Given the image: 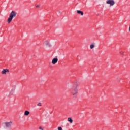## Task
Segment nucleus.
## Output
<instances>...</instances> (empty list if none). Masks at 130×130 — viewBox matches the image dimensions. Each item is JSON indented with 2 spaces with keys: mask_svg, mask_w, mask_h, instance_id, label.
I'll use <instances>...</instances> for the list:
<instances>
[{
  "mask_svg": "<svg viewBox=\"0 0 130 130\" xmlns=\"http://www.w3.org/2000/svg\"><path fill=\"white\" fill-rule=\"evenodd\" d=\"M58 130H62V128L61 127H58Z\"/></svg>",
  "mask_w": 130,
  "mask_h": 130,
  "instance_id": "14",
  "label": "nucleus"
},
{
  "mask_svg": "<svg viewBox=\"0 0 130 130\" xmlns=\"http://www.w3.org/2000/svg\"><path fill=\"white\" fill-rule=\"evenodd\" d=\"M17 16V12L15 11H12L9 14V17L7 20V23L10 24L13 21V19Z\"/></svg>",
  "mask_w": 130,
  "mask_h": 130,
  "instance_id": "1",
  "label": "nucleus"
},
{
  "mask_svg": "<svg viewBox=\"0 0 130 130\" xmlns=\"http://www.w3.org/2000/svg\"><path fill=\"white\" fill-rule=\"evenodd\" d=\"M44 44H45V45H47V46H50V43H49L48 40L45 41L44 42Z\"/></svg>",
  "mask_w": 130,
  "mask_h": 130,
  "instance_id": "7",
  "label": "nucleus"
},
{
  "mask_svg": "<svg viewBox=\"0 0 130 130\" xmlns=\"http://www.w3.org/2000/svg\"><path fill=\"white\" fill-rule=\"evenodd\" d=\"M37 106H41V103H39L37 104Z\"/></svg>",
  "mask_w": 130,
  "mask_h": 130,
  "instance_id": "13",
  "label": "nucleus"
},
{
  "mask_svg": "<svg viewBox=\"0 0 130 130\" xmlns=\"http://www.w3.org/2000/svg\"><path fill=\"white\" fill-rule=\"evenodd\" d=\"M77 14H80L81 16L84 15V12H83V11H81L80 10H77Z\"/></svg>",
  "mask_w": 130,
  "mask_h": 130,
  "instance_id": "8",
  "label": "nucleus"
},
{
  "mask_svg": "<svg viewBox=\"0 0 130 130\" xmlns=\"http://www.w3.org/2000/svg\"><path fill=\"white\" fill-rule=\"evenodd\" d=\"M5 124L6 128H9V129H11V127H12V124H13V121H10L9 122H6L4 123Z\"/></svg>",
  "mask_w": 130,
  "mask_h": 130,
  "instance_id": "3",
  "label": "nucleus"
},
{
  "mask_svg": "<svg viewBox=\"0 0 130 130\" xmlns=\"http://www.w3.org/2000/svg\"><path fill=\"white\" fill-rule=\"evenodd\" d=\"M39 128L40 130H44L43 128H42V127H41V126H40L39 127Z\"/></svg>",
  "mask_w": 130,
  "mask_h": 130,
  "instance_id": "15",
  "label": "nucleus"
},
{
  "mask_svg": "<svg viewBox=\"0 0 130 130\" xmlns=\"http://www.w3.org/2000/svg\"><path fill=\"white\" fill-rule=\"evenodd\" d=\"M14 92H15V90H14V89H12V90L10 91V95H13V94H14Z\"/></svg>",
  "mask_w": 130,
  "mask_h": 130,
  "instance_id": "12",
  "label": "nucleus"
},
{
  "mask_svg": "<svg viewBox=\"0 0 130 130\" xmlns=\"http://www.w3.org/2000/svg\"><path fill=\"white\" fill-rule=\"evenodd\" d=\"M36 8H40V5H36Z\"/></svg>",
  "mask_w": 130,
  "mask_h": 130,
  "instance_id": "16",
  "label": "nucleus"
},
{
  "mask_svg": "<svg viewBox=\"0 0 130 130\" xmlns=\"http://www.w3.org/2000/svg\"><path fill=\"white\" fill-rule=\"evenodd\" d=\"M95 48V43H92L90 45V49H93V48Z\"/></svg>",
  "mask_w": 130,
  "mask_h": 130,
  "instance_id": "9",
  "label": "nucleus"
},
{
  "mask_svg": "<svg viewBox=\"0 0 130 130\" xmlns=\"http://www.w3.org/2000/svg\"><path fill=\"white\" fill-rule=\"evenodd\" d=\"M57 61H58V58H54L52 60V64H56V63H57Z\"/></svg>",
  "mask_w": 130,
  "mask_h": 130,
  "instance_id": "5",
  "label": "nucleus"
},
{
  "mask_svg": "<svg viewBox=\"0 0 130 130\" xmlns=\"http://www.w3.org/2000/svg\"><path fill=\"white\" fill-rule=\"evenodd\" d=\"M7 72V73H9V70L7 69H4V70L2 71L1 74H2V75H6V73Z\"/></svg>",
  "mask_w": 130,
  "mask_h": 130,
  "instance_id": "6",
  "label": "nucleus"
},
{
  "mask_svg": "<svg viewBox=\"0 0 130 130\" xmlns=\"http://www.w3.org/2000/svg\"><path fill=\"white\" fill-rule=\"evenodd\" d=\"M106 3L108 5H110V7H112V6H114L115 2H114V0H107Z\"/></svg>",
  "mask_w": 130,
  "mask_h": 130,
  "instance_id": "4",
  "label": "nucleus"
},
{
  "mask_svg": "<svg viewBox=\"0 0 130 130\" xmlns=\"http://www.w3.org/2000/svg\"><path fill=\"white\" fill-rule=\"evenodd\" d=\"M79 86V84H76L74 86V87L72 90V94L73 96H76L77 94H78V87Z\"/></svg>",
  "mask_w": 130,
  "mask_h": 130,
  "instance_id": "2",
  "label": "nucleus"
},
{
  "mask_svg": "<svg viewBox=\"0 0 130 130\" xmlns=\"http://www.w3.org/2000/svg\"><path fill=\"white\" fill-rule=\"evenodd\" d=\"M29 114H30V112L29 111H25L24 112V115H25L26 116H28Z\"/></svg>",
  "mask_w": 130,
  "mask_h": 130,
  "instance_id": "10",
  "label": "nucleus"
},
{
  "mask_svg": "<svg viewBox=\"0 0 130 130\" xmlns=\"http://www.w3.org/2000/svg\"><path fill=\"white\" fill-rule=\"evenodd\" d=\"M68 121L70 122V123H73V119H72V118L71 117L68 118Z\"/></svg>",
  "mask_w": 130,
  "mask_h": 130,
  "instance_id": "11",
  "label": "nucleus"
}]
</instances>
